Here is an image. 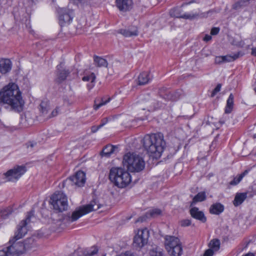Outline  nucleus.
Returning <instances> with one entry per match:
<instances>
[{"instance_id":"f257e3e1","label":"nucleus","mask_w":256,"mask_h":256,"mask_svg":"<svg viewBox=\"0 0 256 256\" xmlns=\"http://www.w3.org/2000/svg\"><path fill=\"white\" fill-rule=\"evenodd\" d=\"M0 102L8 104L14 110L20 112L22 110L24 101L16 84H9L4 88L2 91L0 92Z\"/></svg>"},{"instance_id":"f03ea898","label":"nucleus","mask_w":256,"mask_h":256,"mask_svg":"<svg viewBox=\"0 0 256 256\" xmlns=\"http://www.w3.org/2000/svg\"><path fill=\"white\" fill-rule=\"evenodd\" d=\"M143 146L153 158H160L166 146L163 134L160 133L146 135L143 138Z\"/></svg>"},{"instance_id":"7ed1b4c3","label":"nucleus","mask_w":256,"mask_h":256,"mask_svg":"<svg viewBox=\"0 0 256 256\" xmlns=\"http://www.w3.org/2000/svg\"><path fill=\"white\" fill-rule=\"evenodd\" d=\"M109 178L115 186L120 188L126 187L132 180L130 173L122 168H112L110 172Z\"/></svg>"},{"instance_id":"20e7f679","label":"nucleus","mask_w":256,"mask_h":256,"mask_svg":"<svg viewBox=\"0 0 256 256\" xmlns=\"http://www.w3.org/2000/svg\"><path fill=\"white\" fill-rule=\"evenodd\" d=\"M100 204L96 200H94L90 204L80 207L74 211L72 214H68L64 216L63 220L64 223L70 224L77 220L82 216L93 210H96L100 208Z\"/></svg>"},{"instance_id":"39448f33","label":"nucleus","mask_w":256,"mask_h":256,"mask_svg":"<svg viewBox=\"0 0 256 256\" xmlns=\"http://www.w3.org/2000/svg\"><path fill=\"white\" fill-rule=\"evenodd\" d=\"M123 164L130 172H140L145 167V162L142 157L130 152L124 155Z\"/></svg>"},{"instance_id":"423d86ee","label":"nucleus","mask_w":256,"mask_h":256,"mask_svg":"<svg viewBox=\"0 0 256 256\" xmlns=\"http://www.w3.org/2000/svg\"><path fill=\"white\" fill-rule=\"evenodd\" d=\"M165 247L168 253L173 256H180L182 248L179 239L175 236H166L165 237Z\"/></svg>"},{"instance_id":"0eeeda50","label":"nucleus","mask_w":256,"mask_h":256,"mask_svg":"<svg viewBox=\"0 0 256 256\" xmlns=\"http://www.w3.org/2000/svg\"><path fill=\"white\" fill-rule=\"evenodd\" d=\"M50 203L54 208L58 212L66 210L68 207L67 198L62 192H56L52 196Z\"/></svg>"},{"instance_id":"6e6552de","label":"nucleus","mask_w":256,"mask_h":256,"mask_svg":"<svg viewBox=\"0 0 256 256\" xmlns=\"http://www.w3.org/2000/svg\"><path fill=\"white\" fill-rule=\"evenodd\" d=\"M150 237V232L147 228L138 230L133 239V246L136 248H141L146 246Z\"/></svg>"},{"instance_id":"1a4fd4ad","label":"nucleus","mask_w":256,"mask_h":256,"mask_svg":"<svg viewBox=\"0 0 256 256\" xmlns=\"http://www.w3.org/2000/svg\"><path fill=\"white\" fill-rule=\"evenodd\" d=\"M26 171V168L24 166H16L8 170L4 175L6 181L16 182Z\"/></svg>"},{"instance_id":"9d476101","label":"nucleus","mask_w":256,"mask_h":256,"mask_svg":"<svg viewBox=\"0 0 256 256\" xmlns=\"http://www.w3.org/2000/svg\"><path fill=\"white\" fill-rule=\"evenodd\" d=\"M34 211L30 212L25 220H22L18 226L17 231L16 232L13 238L14 240H18L22 238L28 232L27 224L30 222L32 216H34Z\"/></svg>"},{"instance_id":"9b49d317","label":"nucleus","mask_w":256,"mask_h":256,"mask_svg":"<svg viewBox=\"0 0 256 256\" xmlns=\"http://www.w3.org/2000/svg\"><path fill=\"white\" fill-rule=\"evenodd\" d=\"M211 12V11H209L206 14H182L180 10H179L178 8H174L172 9L170 11V14L172 17H175L177 18H182L184 19L194 20L195 18H197L198 17H207L208 15Z\"/></svg>"},{"instance_id":"f8f14e48","label":"nucleus","mask_w":256,"mask_h":256,"mask_svg":"<svg viewBox=\"0 0 256 256\" xmlns=\"http://www.w3.org/2000/svg\"><path fill=\"white\" fill-rule=\"evenodd\" d=\"M16 240L13 238L9 242L12 244L6 248L8 256H18L22 252V244L15 242Z\"/></svg>"},{"instance_id":"ddd939ff","label":"nucleus","mask_w":256,"mask_h":256,"mask_svg":"<svg viewBox=\"0 0 256 256\" xmlns=\"http://www.w3.org/2000/svg\"><path fill=\"white\" fill-rule=\"evenodd\" d=\"M68 180L71 182L72 185L78 187L82 186L86 182L85 174L82 171H78L74 176L70 177Z\"/></svg>"},{"instance_id":"4468645a","label":"nucleus","mask_w":256,"mask_h":256,"mask_svg":"<svg viewBox=\"0 0 256 256\" xmlns=\"http://www.w3.org/2000/svg\"><path fill=\"white\" fill-rule=\"evenodd\" d=\"M116 5L120 11L126 12L132 8V0H116Z\"/></svg>"},{"instance_id":"2eb2a0df","label":"nucleus","mask_w":256,"mask_h":256,"mask_svg":"<svg viewBox=\"0 0 256 256\" xmlns=\"http://www.w3.org/2000/svg\"><path fill=\"white\" fill-rule=\"evenodd\" d=\"M162 213V211L161 210L157 208H152L146 212L144 216L140 218L138 221L143 222L144 220H145L146 218H156L160 216Z\"/></svg>"},{"instance_id":"dca6fc26","label":"nucleus","mask_w":256,"mask_h":256,"mask_svg":"<svg viewBox=\"0 0 256 256\" xmlns=\"http://www.w3.org/2000/svg\"><path fill=\"white\" fill-rule=\"evenodd\" d=\"M12 62L9 59H0V72L2 74H6L12 69Z\"/></svg>"},{"instance_id":"f3484780","label":"nucleus","mask_w":256,"mask_h":256,"mask_svg":"<svg viewBox=\"0 0 256 256\" xmlns=\"http://www.w3.org/2000/svg\"><path fill=\"white\" fill-rule=\"evenodd\" d=\"M190 214L192 216L202 222H206V218L202 212L200 211L196 207L192 208L190 210Z\"/></svg>"},{"instance_id":"a211bd4d","label":"nucleus","mask_w":256,"mask_h":256,"mask_svg":"<svg viewBox=\"0 0 256 256\" xmlns=\"http://www.w3.org/2000/svg\"><path fill=\"white\" fill-rule=\"evenodd\" d=\"M224 210V206L220 203H216L211 206L210 212L212 214H219Z\"/></svg>"},{"instance_id":"6ab92c4d","label":"nucleus","mask_w":256,"mask_h":256,"mask_svg":"<svg viewBox=\"0 0 256 256\" xmlns=\"http://www.w3.org/2000/svg\"><path fill=\"white\" fill-rule=\"evenodd\" d=\"M150 80L149 74L147 72H143L139 75L138 78V85H144L148 82Z\"/></svg>"},{"instance_id":"aec40b11","label":"nucleus","mask_w":256,"mask_h":256,"mask_svg":"<svg viewBox=\"0 0 256 256\" xmlns=\"http://www.w3.org/2000/svg\"><path fill=\"white\" fill-rule=\"evenodd\" d=\"M120 32L126 37L136 36L138 34L136 27H133L128 30H120Z\"/></svg>"},{"instance_id":"412c9836","label":"nucleus","mask_w":256,"mask_h":256,"mask_svg":"<svg viewBox=\"0 0 256 256\" xmlns=\"http://www.w3.org/2000/svg\"><path fill=\"white\" fill-rule=\"evenodd\" d=\"M246 193H239L237 194L233 201V204L234 206H237L242 203L244 200L246 198Z\"/></svg>"},{"instance_id":"4be33fe9","label":"nucleus","mask_w":256,"mask_h":256,"mask_svg":"<svg viewBox=\"0 0 256 256\" xmlns=\"http://www.w3.org/2000/svg\"><path fill=\"white\" fill-rule=\"evenodd\" d=\"M116 147L112 145H107L102 150L101 155L106 157H109L112 154Z\"/></svg>"},{"instance_id":"5701e85b","label":"nucleus","mask_w":256,"mask_h":256,"mask_svg":"<svg viewBox=\"0 0 256 256\" xmlns=\"http://www.w3.org/2000/svg\"><path fill=\"white\" fill-rule=\"evenodd\" d=\"M234 96L232 94H230L226 102L225 113L230 114L232 111L234 106Z\"/></svg>"},{"instance_id":"b1692460","label":"nucleus","mask_w":256,"mask_h":256,"mask_svg":"<svg viewBox=\"0 0 256 256\" xmlns=\"http://www.w3.org/2000/svg\"><path fill=\"white\" fill-rule=\"evenodd\" d=\"M94 63L98 67H106L108 64L106 60L96 56H94Z\"/></svg>"},{"instance_id":"393cba45","label":"nucleus","mask_w":256,"mask_h":256,"mask_svg":"<svg viewBox=\"0 0 256 256\" xmlns=\"http://www.w3.org/2000/svg\"><path fill=\"white\" fill-rule=\"evenodd\" d=\"M69 73V72L65 70H58L56 81L59 83L62 82L66 79Z\"/></svg>"},{"instance_id":"a878e982","label":"nucleus","mask_w":256,"mask_h":256,"mask_svg":"<svg viewBox=\"0 0 256 256\" xmlns=\"http://www.w3.org/2000/svg\"><path fill=\"white\" fill-rule=\"evenodd\" d=\"M144 103L146 108H143L142 110H144L146 109L148 111L151 112L154 110L158 108V106H156V102L154 100H149Z\"/></svg>"},{"instance_id":"bb28decb","label":"nucleus","mask_w":256,"mask_h":256,"mask_svg":"<svg viewBox=\"0 0 256 256\" xmlns=\"http://www.w3.org/2000/svg\"><path fill=\"white\" fill-rule=\"evenodd\" d=\"M206 198V196L204 192H198L192 200V202L191 203L190 206L196 204L197 202H202L205 200Z\"/></svg>"},{"instance_id":"cd10ccee","label":"nucleus","mask_w":256,"mask_h":256,"mask_svg":"<svg viewBox=\"0 0 256 256\" xmlns=\"http://www.w3.org/2000/svg\"><path fill=\"white\" fill-rule=\"evenodd\" d=\"M59 20L60 25L63 26L64 24L69 23L72 20V18L68 14L66 13L60 16Z\"/></svg>"},{"instance_id":"c85d7f7f","label":"nucleus","mask_w":256,"mask_h":256,"mask_svg":"<svg viewBox=\"0 0 256 256\" xmlns=\"http://www.w3.org/2000/svg\"><path fill=\"white\" fill-rule=\"evenodd\" d=\"M220 241L218 239L212 240L209 244V247L214 252L218 250L220 248Z\"/></svg>"},{"instance_id":"c756f323","label":"nucleus","mask_w":256,"mask_h":256,"mask_svg":"<svg viewBox=\"0 0 256 256\" xmlns=\"http://www.w3.org/2000/svg\"><path fill=\"white\" fill-rule=\"evenodd\" d=\"M110 100V98H108L107 100H104L103 98L101 100L98 98L94 100V108L96 110H97L102 106L106 104L107 102H108Z\"/></svg>"},{"instance_id":"7c9ffc66","label":"nucleus","mask_w":256,"mask_h":256,"mask_svg":"<svg viewBox=\"0 0 256 256\" xmlns=\"http://www.w3.org/2000/svg\"><path fill=\"white\" fill-rule=\"evenodd\" d=\"M240 55V53L239 52L234 54L232 55H227L225 56H223L224 58V62H230L234 61L238 58H239Z\"/></svg>"},{"instance_id":"2f4dec72","label":"nucleus","mask_w":256,"mask_h":256,"mask_svg":"<svg viewBox=\"0 0 256 256\" xmlns=\"http://www.w3.org/2000/svg\"><path fill=\"white\" fill-rule=\"evenodd\" d=\"M40 111L43 114H46L49 110V104L46 102H42L40 104Z\"/></svg>"},{"instance_id":"473e14b6","label":"nucleus","mask_w":256,"mask_h":256,"mask_svg":"<svg viewBox=\"0 0 256 256\" xmlns=\"http://www.w3.org/2000/svg\"><path fill=\"white\" fill-rule=\"evenodd\" d=\"M12 210L11 207H8L2 210L0 212L1 216L3 218H6L7 216L12 214Z\"/></svg>"},{"instance_id":"72a5a7b5","label":"nucleus","mask_w":256,"mask_h":256,"mask_svg":"<svg viewBox=\"0 0 256 256\" xmlns=\"http://www.w3.org/2000/svg\"><path fill=\"white\" fill-rule=\"evenodd\" d=\"M95 79H96V76L94 73H92L89 76H84L82 78V80L84 81H86V82L90 81L91 82H94L95 80Z\"/></svg>"},{"instance_id":"f704fd0d","label":"nucleus","mask_w":256,"mask_h":256,"mask_svg":"<svg viewBox=\"0 0 256 256\" xmlns=\"http://www.w3.org/2000/svg\"><path fill=\"white\" fill-rule=\"evenodd\" d=\"M222 85L221 84H218L214 88V89L213 90L211 96L212 97H213L215 96V94L218 93V92L220 91Z\"/></svg>"},{"instance_id":"c9c22d12","label":"nucleus","mask_w":256,"mask_h":256,"mask_svg":"<svg viewBox=\"0 0 256 256\" xmlns=\"http://www.w3.org/2000/svg\"><path fill=\"white\" fill-rule=\"evenodd\" d=\"M191 222L189 220H184L180 222V225L182 226H186L190 224Z\"/></svg>"},{"instance_id":"e433bc0d","label":"nucleus","mask_w":256,"mask_h":256,"mask_svg":"<svg viewBox=\"0 0 256 256\" xmlns=\"http://www.w3.org/2000/svg\"><path fill=\"white\" fill-rule=\"evenodd\" d=\"M224 62L223 56H216L215 58V63L216 64H220Z\"/></svg>"},{"instance_id":"4c0bfd02","label":"nucleus","mask_w":256,"mask_h":256,"mask_svg":"<svg viewBox=\"0 0 256 256\" xmlns=\"http://www.w3.org/2000/svg\"><path fill=\"white\" fill-rule=\"evenodd\" d=\"M214 251L211 249L209 248L206 250L204 254V256H212L214 254Z\"/></svg>"},{"instance_id":"58836bf2","label":"nucleus","mask_w":256,"mask_h":256,"mask_svg":"<svg viewBox=\"0 0 256 256\" xmlns=\"http://www.w3.org/2000/svg\"><path fill=\"white\" fill-rule=\"evenodd\" d=\"M102 127V124H100L98 126H94L91 128V131L92 133L96 132Z\"/></svg>"},{"instance_id":"ea45409f","label":"nucleus","mask_w":256,"mask_h":256,"mask_svg":"<svg viewBox=\"0 0 256 256\" xmlns=\"http://www.w3.org/2000/svg\"><path fill=\"white\" fill-rule=\"evenodd\" d=\"M93 250L90 252H88L86 255L92 256L96 254L98 251V250L96 248H93Z\"/></svg>"},{"instance_id":"a19ab883","label":"nucleus","mask_w":256,"mask_h":256,"mask_svg":"<svg viewBox=\"0 0 256 256\" xmlns=\"http://www.w3.org/2000/svg\"><path fill=\"white\" fill-rule=\"evenodd\" d=\"M220 31V28H213L211 30L210 34L212 35H216Z\"/></svg>"},{"instance_id":"79ce46f5","label":"nucleus","mask_w":256,"mask_h":256,"mask_svg":"<svg viewBox=\"0 0 256 256\" xmlns=\"http://www.w3.org/2000/svg\"><path fill=\"white\" fill-rule=\"evenodd\" d=\"M59 112V108H56L54 110H52V112H51V116H50V118L56 116L58 115Z\"/></svg>"},{"instance_id":"37998d69","label":"nucleus","mask_w":256,"mask_h":256,"mask_svg":"<svg viewBox=\"0 0 256 256\" xmlns=\"http://www.w3.org/2000/svg\"><path fill=\"white\" fill-rule=\"evenodd\" d=\"M238 180H239V176H238V177L234 178V180L230 182V184L233 185V186L236 185L240 182H238Z\"/></svg>"},{"instance_id":"c03bdc74","label":"nucleus","mask_w":256,"mask_h":256,"mask_svg":"<svg viewBox=\"0 0 256 256\" xmlns=\"http://www.w3.org/2000/svg\"><path fill=\"white\" fill-rule=\"evenodd\" d=\"M248 172V171L247 170H246L244 172L240 174L239 176V180H238V182H240L241 180L242 179V178L244 177L245 175H246Z\"/></svg>"},{"instance_id":"a18cd8bd","label":"nucleus","mask_w":256,"mask_h":256,"mask_svg":"<svg viewBox=\"0 0 256 256\" xmlns=\"http://www.w3.org/2000/svg\"><path fill=\"white\" fill-rule=\"evenodd\" d=\"M0 256H8L6 248L0 250Z\"/></svg>"},{"instance_id":"49530a36","label":"nucleus","mask_w":256,"mask_h":256,"mask_svg":"<svg viewBox=\"0 0 256 256\" xmlns=\"http://www.w3.org/2000/svg\"><path fill=\"white\" fill-rule=\"evenodd\" d=\"M212 36L208 34H206L203 38V40L205 42H208L211 40Z\"/></svg>"},{"instance_id":"de8ad7c7","label":"nucleus","mask_w":256,"mask_h":256,"mask_svg":"<svg viewBox=\"0 0 256 256\" xmlns=\"http://www.w3.org/2000/svg\"><path fill=\"white\" fill-rule=\"evenodd\" d=\"M251 54L254 56H256V47L252 48Z\"/></svg>"},{"instance_id":"09e8293b","label":"nucleus","mask_w":256,"mask_h":256,"mask_svg":"<svg viewBox=\"0 0 256 256\" xmlns=\"http://www.w3.org/2000/svg\"><path fill=\"white\" fill-rule=\"evenodd\" d=\"M121 256H134L132 254H130L128 252H126L124 254L122 255Z\"/></svg>"},{"instance_id":"8fccbe9b","label":"nucleus","mask_w":256,"mask_h":256,"mask_svg":"<svg viewBox=\"0 0 256 256\" xmlns=\"http://www.w3.org/2000/svg\"><path fill=\"white\" fill-rule=\"evenodd\" d=\"M107 122H108L107 119L102 120V124H102V126H103L104 124H106Z\"/></svg>"},{"instance_id":"3c124183","label":"nucleus","mask_w":256,"mask_h":256,"mask_svg":"<svg viewBox=\"0 0 256 256\" xmlns=\"http://www.w3.org/2000/svg\"><path fill=\"white\" fill-rule=\"evenodd\" d=\"M242 256H255V255L253 253L248 252L246 254L243 255Z\"/></svg>"},{"instance_id":"603ef678","label":"nucleus","mask_w":256,"mask_h":256,"mask_svg":"<svg viewBox=\"0 0 256 256\" xmlns=\"http://www.w3.org/2000/svg\"><path fill=\"white\" fill-rule=\"evenodd\" d=\"M29 146H30L31 148H32V147L34 146V144H30V145H29V144H28V145L27 146V148H28Z\"/></svg>"},{"instance_id":"864d4df0","label":"nucleus","mask_w":256,"mask_h":256,"mask_svg":"<svg viewBox=\"0 0 256 256\" xmlns=\"http://www.w3.org/2000/svg\"><path fill=\"white\" fill-rule=\"evenodd\" d=\"M220 123H222V124H224V120H220Z\"/></svg>"},{"instance_id":"5fc2aeb1","label":"nucleus","mask_w":256,"mask_h":256,"mask_svg":"<svg viewBox=\"0 0 256 256\" xmlns=\"http://www.w3.org/2000/svg\"><path fill=\"white\" fill-rule=\"evenodd\" d=\"M33 2H36L38 1V0H32Z\"/></svg>"},{"instance_id":"6e6d98bb","label":"nucleus","mask_w":256,"mask_h":256,"mask_svg":"<svg viewBox=\"0 0 256 256\" xmlns=\"http://www.w3.org/2000/svg\"><path fill=\"white\" fill-rule=\"evenodd\" d=\"M188 4V3L184 4H182V6H183L184 4Z\"/></svg>"},{"instance_id":"4d7b16f0","label":"nucleus","mask_w":256,"mask_h":256,"mask_svg":"<svg viewBox=\"0 0 256 256\" xmlns=\"http://www.w3.org/2000/svg\"><path fill=\"white\" fill-rule=\"evenodd\" d=\"M254 138H256V134H254Z\"/></svg>"},{"instance_id":"13d9d810","label":"nucleus","mask_w":256,"mask_h":256,"mask_svg":"<svg viewBox=\"0 0 256 256\" xmlns=\"http://www.w3.org/2000/svg\"><path fill=\"white\" fill-rule=\"evenodd\" d=\"M254 90H255V92H256V88H254Z\"/></svg>"},{"instance_id":"bf43d9fd","label":"nucleus","mask_w":256,"mask_h":256,"mask_svg":"<svg viewBox=\"0 0 256 256\" xmlns=\"http://www.w3.org/2000/svg\"><path fill=\"white\" fill-rule=\"evenodd\" d=\"M102 256H106V254L103 255Z\"/></svg>"}]
</instances>
